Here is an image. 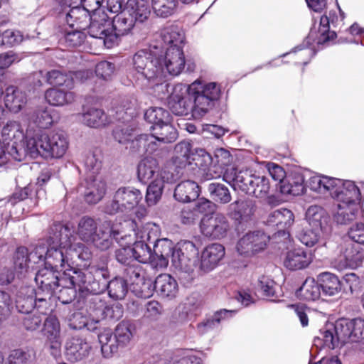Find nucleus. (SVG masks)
<instances>
[{
    "label": "nucleus",
    "mask_w": 364,
    "mask_h": 364,
    "mask_svg": "<svg viewBox=\"0 0 364 364\" xmlns=\"http://www.w3.org/2000/svg\"><path fill=\"white\" fill-rule=\"evenodd\" d=\"M269 240V236L262 231L249 232L239 239L236 250L241 256L252 257L264 250Z\"/></svg>",
    "instance_id": "0eeeda50"
},
{
    "label": "nucleus",
    "mask_w": 364,
    "mask_h": 364,
    "mask_svg": "<svg viewBox=\"0 0 364 364\" xmlns=\"http://www.w3.org/2000/svg\"><path fill=\"white\" fill-rule=\"evenodd\" d=\"M151 5L157 16L168 18L176 11L178 0H151Z\"/></svg>",
    "instance_id": "de8ad7c7"
},
{
    "label": "nucleus",
    "mask_w": 364,
    "mask_h": 364,
    "mask_svg": "<svg viewBox=\"0 0 364 364\" xmlns=\"http://www.w3.org/2000/svg\"><path fill=\"white\" fill-rule=\"evenodd\" d=\"M106 190L105 181L90 177L86 181V188L84 192L85 200L89 204H96L103 198Z\"/></svg>",
    "instance_id": "cd10ccee"
},
{
    "label": "nucleus",
    "mask_w": 364,
    "mask_h": 364,
    "mask_svg": "<svg viewBox=\"0 0 364 364\" xmlns=\"http://www.w3.org/2000/svg\"><path fill=\"white\" fill-rule=\"evenodd\" d=\"M35 290L32 287H21L16 295V306L22 315L33 313L36 300Z\"/></svg>",
    "instance_id": "72a5a7b5"
},
{
    "label": "nucleus",
    "mask_w": 364,
    "mask_h": 364,
    "mask_svg": "<svg viewBox=\"0 0 364 364\" xmlns=\"http://www.w3.org/2000/svg\"><path fill=\"white\" fill-rule=\"evenodd\" d=\"M135 261L139 263H146L151 257L152 250L149 244L136 239L132 247Z\"/></svg>",
    "instance_id": "6e6d98bb"
},
{
    "label": "nucleus",
    "mask_w": 364,
    "mask_h": 364,
    "mask_svg": "<svg viewBox=\"0 0 364 364\" xmlns=\"http://www.w3.org/2000/svg\"><path fill=\"white\" fill-rule=\"evenodd\" d=\"M62 248L58 246L49 245L45 256V267L62 271L63 273L66 269H75L66 261Z\"/></svg>",
    "instance_id": "a878e982"
},
{
    "label": "nucleus",
    "mask_w": 364,
    "mask_h": 364,
    "mask_svg": "<svg viewBox=\"0 0 364 364\" xmlns=\"http://www.w3.org/2000/svg\"><path fill=\"white\" fill-rule=\"evenodd\" d=\"M316 279L324 296H333L341 292L342 283L336 274L324 272L320 273Z\"/></svg>",
    "instance_id": "c756f323"
},
{
    "label": "nucleus",
    "mask_w": 364,
    "mask_h": 364,
    "mask_svg": "<svg viewBox=\"0 0 364 364\" xmlns=\"http://www.w3.org/2000/svg\"><path fill=\"white\" fill-rule=\"evenodd\" d=\"M135 330L134 323L129 320H122L114 328V338L111 329L105 328L98 333V340L101 344L102 350H109L111 353L117 352L119 347L127 346L133 337Z\"/></svg>",
    "instance_id": "7ed1b4c3"
},
{
    "label": "nucleus",
    "mask_w": 364,
    "mask_h": 364,
    "mask_svg": "<svg viewBox=\"0 0 364 364\" xmlns=\"http://www.w3.org/2000/svg\"><path fill=\"white\" fill-rule=\"evenodd\" d=\"M82 120L87 126L94 128L102 127L109 123L104 110L97 108L89 109L82 114Z\"/></svg>",
    "instance_id": "79ce46f5"
},
{
    "label": "nucleus",
    "mask_w": 364,
    "mask_h": 364,
    "mask_svg": "<svg viewBox=\"0 0 364 364\" xmlns=\"http://www.w3.org/2000/svg\"><path fill=\"white\" fill-rule=\"evenodd\" d=\"M229 208L230 216L237 226L251 222L256 210L255 203L250 200H237Z\"/></svg>",
    "instance_id": "ddd939ff"
},
{
    "label": "nucleus",
    "mask_w": 364,
    "mask_h": 364,
    "mask_svg": "<svg viewBox=\"0 0 364 364\" xmlns=\"http://www.w3.org/2000/svg\"><path fill=\"white\" fill-rule=\"evenodd\" d=\"M91 14L79 4L71 7L65 16L70 29L85 30L89 25Z\"/></svg>",
    "instance_id": "5701e85b"
},
{
    "label": "nucleus",
    "mask_w": 364,
    "mask_h": 364,
    "mask_svg": "<svg viewBox=\"0 0 364 364\" xmlns=\"http://www.w3.org/2000/svg\"><path fill=\"white\" fill-rule=\"evenodd\" d=\"M4 102L6 107L14 113L21 111L27 102L25 92L17 87L10 85L5 90Z\"/></svg>",
    "instance_id": "473e14b6"
},
{
    "label": "nucleus",
    "mask_w": 364,
    "mask_h": 364,
    "mask_svg": "<svg viewBox=\"0 0 364 364\" xmlns=\"http://www.w3.org/2000/svg\"><path fill=\"white\" fill-rule=\"evenodd\" d=\"M109 257L107 255H101L94 259L86 267V269H73V279L77 281V284L88 292L98 294L107 287V282L110 277L109 269Z\"/></svg>",
    "instance_id": "f257e3e1"
},
{
    "label": "nucleus",
    "mask_w": 364,
    "mask_h": 364,
    "mask_svg": "<svg viewBox=\"0 0 364 364\" xmlns=\"http://www.w3.org/2000/svg\"><path fill=\"white\" fill-rule=\"evenodd\" d=\"M175 156L173 157V163L176 168H183L188 165L194 164L196 166H203V162L206 163L211 160L210 155L204 149L196 150L192 152V144L188 141H182L178 143L174 148Z\"/></svg>",
    "instance_id": "39448f33"
},
{
    "label": "nucleus",
    "mask_w": 364,
    "mask_h": 364,
    "mask_svg": "<svg viewBox=\"0 0 364 364\" xmlns=\"http://www.w3.org/2000/svg\"><path fill=\"white\" fill-rule=\"evenodd\" d=\"M117 198L126 210L133 209L142 200L143 195L136 188H120L117 191Z\"/></svg>",
    "instance_id": "ea45409f"
},
{
    "label": "nucleus",
    "mask_w": 364,
    "mask_h": 364,
    "mask_svg": "<svg viewBox=\"0 0 364 364\" xmlns=\"http://www.w3.org/2000/svg\"><path fill=\"white\" fill-rule=\"evenodd\" d=\"M255 180L252 190L249 192L248 195H252L256 198L266 197L270 190L269 179L264 176H257Z\"/></svg>",
    "instance_id": "680f3d73"
},
{
    "label": "nucleus",
    "mask_w": 364,
    "mask_h": 364,
    "mask_svg": "<svg viewBox=\"0 0 364 364\" xmlns=\"http://www.w3.org/2000/svg\"><path fill=\"white\" fill-rule=\"evenodd\" d=\"M338 7L339 16L336 11L331 10L328 14H324L321 17L318 27V44H325L336 38L337 34L334 31L330 30V24L336 28L338 26L339 22L342 21L345 18L344 12L339 6Z\"/></svg>",
    "instance_id": "f8f14e48"
},
{
    "label": "nucleus",
    "mask_w": 364,
    "mask_h": 364,
    "mask_svg": "<svg viewBox=\"0 0 364 364\" xmlns=\"http://www.w3.org/2000/svg\"><path fill=\"white\" fill-rule=\"evenodd\" d=\"M133 240L132 235H127V239L124 240L125 247L116 250L114 252L116 260L124 267L135 262L132 247L129 246Z\"/></svg>",
    "instance_id": "603ef678"
},
{
    "label": "nucleus",
    "mask_w": 364,
    "mask_h": 364,
    "mask_svg": "<svg viewBox=\"0 0 364 364\" xmlns=\"http://www.w3.org/2000/svg\"><path fill=\"white\" fill-rule=\"evenodd\" d=\"M144 119L152 126L159 125L171 120L169 112L161 107H151L144 114Z\"/></svg>",
    "instance_id": "864d4df0"
},
{
    "label": "nucleus",
    "mask_w": 364,
    "mask_h": 364,
    "mask_svg": "<svg viewBox=\"0 0 364 364\" xmlns=\"http://www.w3.org/2000/svg\"><path fill=\"white\" fill-rule=\"evenodd\" d=\"M311 252L303 247H295L287 252L284 266L292 271L306 269L312 262Z\"/></svg>",
    "instance_id": "a211bd4d"
},
{
    "label": "nucleus",
    "mask_w": 364,
    "mask_h": 364,
    "mask_svg": "<svg viewBox=\"0 0 364 364\" xmlns=\"http://www.w3.org/2000/svg\"><path fill=\"white\" fill-rule=\"evenodd\" d=\"M1 136L4 143L11 146V155L16 161H21V156L17 151V144L23 139V132L21 124L16 121H10L3 127Z\"/></svg>",
    "instance_id": "f3484780"
},
{
    "label": "nucleus",
    "mask_w": 364,
    "mask_h": 364,
    "mask_svg": "<svg viewBox=\"0 0 364 364\" xmlns=\"http://www.w3.org/2000/svg\"><path fill=\"white\" fill-rule=\"evenodd\" d=\"M208 191L212 199L218 203L226 204L231 200V194L228 188L220 183H211Z\"/></svg>",
    "instance_id": "3c124183"
},
{
    "label": "nucleus",
    "mask_w": 364,
    "mask_h": 364,
    "mask_svg": "<svg viewBox=\"0 0 364 364\" xmlns=\"http://www.w3.org/2000/svg\"><path fill=\"white\" fill-rule=\"evenodd\" d=\"M256 176L257 175L250 169L238 171L235 168H231L225 171L223 179L230 184L234 190L249 194Z\"/></svg>",
    "instance_id": "1a4fd4ad"
},
{
    "label": "nucleus",
    "mask_w": 364,
    "mask_h": 364,
    "mask_svg": "<svg viewBox=\"0 0 364 364\" xmlns=\"http://www.w3.org/2000/svg\"><path fill=\"white\" fill-rule=\"evenodd\" d=\"M31 153H36L45 158H60L68 148V141L62 133L41 134L28 141Z\"/></svg>",
    "instance_id": "f03ea898"
},
{
    "label": "nucleus",
    "mask_w": 364,
    "mask_h": 364,
    "mask_svg": "<svg viewBox=\"0 0 364 364\" xmlns=\"http://www.w3.org/2000/svg\"><path fill=\"white\" fill-rule=\"evenodd\" d=\"M154 54V53L149 49H141L134 55L133 64L134 68L139 73L144 70L150 59H153Z\"/></svg>",
    "instance_id": "69168bd1"
},
{
    "label": "nucleus",
    "mask_w": 364,
    "mask_h": 364,
    "mask_svg": "<svg viewBox=\"0 0 364 364\" xmlns=\"http://www.w3.org/2000/svg\"><path fill=\"white\" fill-rule=\"evenodd\" d=\"M149 81H153L156 85L161 84L166 77L163 65V56L153 55V59H150L146 64L144 70L140 73Z\"/></svg>",
    "instance_id": "b1692460"
},
{
    "label": "nucleus",
    "mask_w": 364,
    "mask_h": 364,
    "mask_svg": "<svg viewBox=\"0 0 364 364\" xmlns=\"http://www.w3.org/2000/svg\"><path fill=\"white\" fill-rule=\"evenodd\" d=\"M130 149L135 153H152L156 149V144L148 134H140L129 141Z\"/></svg>",
    "instance_id": "a18cd8bd"
},
{
    "label": "nucleus",
    "mask_w": 364,
    "mask_h": 364,
    "mask_svg": "<svg viewBox=\"0 0 364 364\" xmlns=\"http://www.w3.org/2000/svg\"><path fill=\"white\" fill-rule=\"evenodd\" d=\"M151 134L149 135L151 139H156L163 143H172L177 139V132L171 124V120L168 122L151 127Z\"/></svg>",
    "instance_id": "c9c22d12"
},
{
    "label": "nucleus",
    "mask_w": 364,
    "mask_h": 364,
    "mask_svg": "<svg viewBox=\"0 0 364 364\" xmlns=\"http://www.w3.org/2000/svg\"><path fill=\"white\" fill-rule=\"evenodd\" d=\"M278 285L270 277L261 275L257 281V289L261 294L267 298L275 300L278 298L277 289Z\"/></svg>",
    "instance_id": "8fccbe9b"
},
{
    "label": "nucleus",
    "mask_w": 364,
    "mask_h": 364,
    "mask_svg": "<svg viewBox=\"0 0 364 364\" xmlns=\"http://www.w3.org/2000/svg\"><path fill=\"white\" fill-rule=\"evenodd\" d=\"M46 81L53 86H65L68 90L73 87V77L60 69H53L46 73Z\"/></svg>",
    "instance_id": "37998d69"
},
{
    "label": "nucleus",
    "mask_w": 364,
    "mask_h": 364,
    "mask_svg": "<svg viewBox=\"0 0 364 364\" xmlns=\"http://www.w3.org/2000/svg\"><path fill=\"white\" fill-rule=\"evenodd\" d=\"M23 41V36L19 31L7 29L0 33V46L12 47Z\"/></svg>",
    "instance_id": "774afa93"
},
{
    "label": "nucleus",
    "mask_w": 364,
    "mask_h": 364,
    "mask_svg": "<svg viewBox=\"0 0 364 364\" xmlns=\"http://www.w3.org/2000/svg\"><path fill=\"white\" fill-rule=\"evenodd\" d=\"M154 289L163 298L173 299L178 291L176 280L168 274H161L155 279Z\"/></svg>",
    "instance_id": "393cba45"
},
{
    "label": "nucleus",
    "mask_w": 364,
    "mask_h": 364,
    "mask_svg": "<svg viewBox=\"0 0 364 364\" xmlns=\"http://www.w3.org/2000/svg\"><path fill=\"white\" fill-rule=\"evenodd\" d=\"M304 179L303 176L298 174L287 179L283 184L280 185V191L283 194L299 196L304 193Z\"/></svg>",
    "instance_id": "09e8293b"
},
{
    "label": "nucleus",
    "mask_w": 364,
    "mask_h": 364,
    "mask_svg": "<svg viewBox=\"0 0 364 364\" xmlns=\"http://www.w3.org/2000/svg\"><path fill=\"white\" fill-rule=\"evenodd\" d=\"M82 29H66L64 40L68 47L75 48L81 46L86 38V35Z\"/></svg>",
    "instance_id": "0e129e2a"
},
{
    "label": "nucleus",
    "mask_w": 364,
    "mask_h": 364,
    "mask_svg": "<svg viewBox=\"0 0 364 364\" xmlns=\"http://www.w3.org/2000/svg\"><path fill=\"white\" fill-rule=\"evenodd\" d=\"M90 349V346L85 339L72 337L66 343L65 355L71 362L79 361L88 355Z\"/></svg>",
    "instance_id": "aec40b11"
},
{
    "label": "nucleus",
    "mask_w": 364,
    "mask_h": 364,
    "mask_svg": "<svg viewBox=\"0 0 364 364\" xmlns=\"http://www.w3.org/2000/svg\"><path fill=\"white\" fill-rule=\"evenodd\" d=\"M159 164L158 161L153 157H145L138 165L137 174L139 179L143 183H147L155 175L159 176Z\"/></svg>",
    "instance_id": "e433bc0d"
},
{
    "label": "nucleus",
    "mask_w": 364,
    "mask_h": 364,
    "mask_svg": "<svg viewBox=\"0 0 364 364\" xmlns=\"http://www.w3.org/2000/svg\"><path fill=\"white\" fill-rule=\"evenodd\" d=\"M124 225L126 228H130L134 232L136 239L144 241L145 243L152 245L153 246L157 242L159 239V228L155 224L147 223L141 226L139 229V225L136 219H130L125 220Z\"/></svg>",
    "instance_id": "dca6fc26"
},
{
    "label": "nucleus",
    "mask_w": 364,
    "mask_h": 364,
    "mask_svg": "<svg viewBox=\"0 0 364 364\" xmlns=\"http://www.w3.org/2000/svg\"><path fill=\"white\" fill-rule=\"evenodd\" d=\"M164 190L163 182L159 178H154L148 186L145 196L148 205H154L161 199Z\"/></svg>",
    "instance_id": "bf43d9fd"
},
{
    "label": "nucleus",
    "mask_w": 364,
    "mask_h": 364,
    "mask_svg": "<svg viewBox=\"0 0 364 364\" xmlns=\"http://www.w3.org/2000/svg\"><path fill=\"white\" fill-rule=\"evenodd\" d=\"M73 276H75L73 269H66L62 273L60 287L55 294L58 300L64 304L71 303L75 299L77 291L80 294L88 292L77 284V281L73 279Z\"/></svg>",
    "instance_id": "9b49d317"
},
{
    "label": "nucleus",
    "mask_w": 364,
    "mask_h": 364,
    "mask_svg": "<svg viewBox=\"0 0 364 364\" xmlns=\"http://www.w3.org/2000/svg\"><path fill=\"white\" fill-rule=\"evenodd\" d=\"M109 296L115 300L123 299L128 292L127 280L116 277L109 282H107V287Z\"/></svg>",
    "instance_id": "49530a36"
},
{
    "label": "nucleus",
    "mask_w": 364,
    "mask_h": 364,
    "mask_svg": "<svg viewBox=\"0 0 364 364\" xmlns=\"http://www.w3.org/2000/svg\"><path fill=\"white\" fill-rule=\"evenodd\" d=\"M97 231V223L95 219L89 216L81 218L77 225V235L82 241L89 243Z\"/></svg>",
    "instance_id": "a19ab883"
},
{
    "label": "nucleus",
    "mask_w": 364,
    "mask_h": 364,
    "mask_svg": "<svg viewBox=\"0 0 364 364\" xmlns=\"http://www.w3.org/2000/svg\"><path fill=\"white\" fill-rule=\"evenodd\" d=\"M323 215L324 210L321 207L312 205L308 208L306 213V219L311 228L321 231Z\"/></svg>",
    "instance_id": "052dcab7"
},
{
    "label": "nucleus",
    "mask_w": 364,
    "mask_h": 364,
    "mask_svg": "<svg viewBox=\"0 0 364 364\" xmlns=\"http://www.w3.org/2000/svg\"><path fill=\"white\" fill-rule=\"evenodd\" d=\"M225 250L218 243L208 245L201 252L199 268L204 272L214 269L224 257Z\"/></svg>",
    "instance_id": "4468645a"
},
{
    "label": "nucleus",
    "mask_w": 364,
    "mask_h": 364,
    "mask_svg": "<svg viewBox=\"0 0 364 364\" xmlns=\"http://www.w3.org/2000/svg\"><path fill=\"white\" fill-rule=\"evenodd\" d=\"M14 268L20 272L27 271L30 263L28 249L25 246L17 247L13 255Z\"/></svg>",
    "instance_id": "4d7b16f0"
},
{
    "label": "nucleus",
    "mask_w": 364,
    "mask_h": 364,
    "mask_svg": "<svg viewBox=\"0 0 364 364\" xmlns=\"http://www.w3.org/2000/svg\"><path fill=\"white\" fill-rule=\"evenodd\" d=\"M321 294V291L317 279L307 278L302 285L296 291L295 295L299 299L306 301H314L318 300Z\"/></svg>",
    "instance_id": "f704fd0d"
},
{
    "label": "nucleus",
    "mask_w": 364,
    "mask_h": 364,
    "mask_svg": "<svg viewBox=\"0 0 364 364\" xmlns=\"http://www.w3.org/2000/svg\"><path fill=\"white\" fill-rule=\"evenodd\" d=\"M185 56L183 47H168L163 56L164 70L172 75H178L185 67Z\"/></svg>",
    "instance_id": "6ab92c4d"
},
{
    "label": "nucleus",
    "mask_w": 364,
    "mask_h": 364,
    "mask_svg": "<svg viewBox=\"0 0 364 364\" xmlns=\"http://www.w3.org/2000/svg\"><path fill=\"white\" fill-rule=\"evenodd\" d=\"M168 106L173 114L178 116H188L191 114L193 117V107L191 97L188 92L186 96L171 94L168 101Z\"/></svg>",
    "instance_id": "c85d7f7f"
},
{
    "label": "nucleus",
    "mask_w": 364,
    "mask_h": 364,
    "mask_svg": "<svg viewBox=\"0 0 364 364\" xmlns=\"http://www.w3.org/2000/svg\"><path fill=\"white\" fill-rule=\"evenodd\" d=\"M161 37L164 43L168 47H182L184 36L177 26L171 25L161 31Z\"/></svg>",
    "instance_id": "c03bdc74"
},
{
    "label": "nucleus",
    "mask_w": 364,
    "mask_h": 364,
    "mask_svg": "<svg viewBox=\"0 0 364 364\" xmlns=\"http://www.w3.org/2000/svg\"><path fill=\"white\" fill-rule=\"evenodd\" d=\"M360 196V193L358 186L353 182L347 181L342 182V185H341L333 198L344 204L350 205L355 203Z\"/></svg>",
    "instance_id": "4c0bfd02"
},
{
    "label": "nucleus",
    "mask_w": 364,
    "mask_h": 364,
    "mask_svg": "<svg viewBox=\"0 0 364 364\" xmlns=\"http://www.w3.org/2000/svg\"><path fill=\"white\" fill-rule=\"evenodd\" d=\"M200 194V187L193 181L186 180L178 183L174 190L175 199L181 203L196 200Z\"/></svg>",
    "instance_id": "7c9ffc66"
},
{
    "label": "nucleus",
    "mask_w": 364,
    "mask_h": 364,
    "mask_svg": "<svg viewBox=\"0 0 364 364\" xmlns=\"http://www.w3.org/2000/svg\"><path fill=\"white\" fill-rule=\"evenodd\" d=\"M112 237L116 240H124L127 237V234L122 230H119L113 228L107 232L99 230L89 243L92 244L100 251H106L113 245Z\"/></svg>",
    "instance_id": "4be33fe9"
},
{
    "label": "nucleus",
    "mask_w": 364,
    "mask_h": 364,
    "mask_svg": "<svg viewBox=\"0 0 364 364\" xmlns=\"http://www.w3.org/2000/svg\"><path fill=\"white\" fill-rule=\"evenodd\" d=\"M61 275L58 270L48 267L40 269L35 277L36 282L38 284V291L46 293L48 298L55 295L60 287Z\"/></svg>",
    "instance_id": "9d476101"
},
{
    "label": "nucleus",
    "mask_w": 364,
    "mask_h": 364,
    "mask_svg": "<svg viewBox=\"0 0 364 364\" xmlns=\"http://www.w3.org/2000/svg\"><path fill=\"white\" fill-rule=\"evenodd\" d=\"M188 90L193 102L194 118L202 117L214 107L215 102L200 90H195L192 87H189Z\"/></svg>",
    "instance_id": "2f4dec72"
},
{
    "label": "nucleus",
    "mask_w": 364,
    "mask_h": 364,
    "mask_svg": "<svg viewBox=\"0 0 364 364\" xmlns=\"http://www.w3.org/2000/svg\"><path fill=\"white\" fill-rule=\"evenodd\" d=\"M133 14L129 10H124L112 18V35H116V45L120 36L129 34L134 26Z\"/></svg>",
    "instance_id": "412c9836"
},
{
    "label": "nucleus",
    "mask_w": 364,
    "mask_h": 364,
    "mask_svg": "<svg viewBox=\"0 0 364 364\" xmlns=\"http://www.w3.org/2000/svg\"><path fill=\"white\" fill-rule=\"evenodd\" d=\"M33 119L36 126L41 129H48L53 123V116L47 108L37 109L33 115Z\"/></svg>",
    "instance_id": "e2e57ef3"
},
{
    "label": "nucleus",
    "mask_w": 364,
    "mask_h": 364,
    "mask_svg": "<svg viewBox=\"0 0 364 364\" xmlns=\"http://www.w3.org/2000/svg\"><path fill=\"white\" fill-rule=\"evenodd\" d=\"M112 18L105 11L94 12L90 16L88 25V33L91 37L102 41L107 48L116 45V35H112Z\"/></svg>",
    "instance_id": "20e7f679"
},
{
    "label": "nucleus",
    "mask_w": 364,
    "mask_h": 364,
    "mask_svg": "<svg viewBox=\"0 0 364 364\" xmlns=\"http://www.w3.org/2000/svg\"><path fill=\"white\" fill-rule=\"evenodd\" d=\"M124 274L132 284L141 285L139 290V296L149 297L152 294V291L149 289L151 283L145 282V271L136 261L124 267Z\"/></svg>",
    "instance_id": "2eb2a0df"
},
{
    "label": "nucleus",
    "mask_w": 364,
    "mask_h": 364,
    "mask_svg": "<svg viewBox=\"0 0 364 364\" xmlns=\"http://www.w3.org/2000/svg\"><path fill=\"white\" fill-rule=\"evenodd\" d=\"M70 229L61 223H54L48 232V245L66 248L71 245Z\"/></svg>",
    "instance_id": "bb28decb"
},
{
    "label": "nucleus",
    "mask_w": 364,
    "mask_h": 364,
    "mask_svg": "<svg viewBox=\"0 0 364 364\" xmlns=\"http://www.w3.org/2000/svg\"><path fill=\"white\" fill-rule=\"evenodd\" d=\"M107 302L100 296L92 298L87 306L90 314L98 320H102Z\"/></svg>",
    "instance_id": "338daca9"
},
{
    "label": "nucleus",
    "mask_w": 364,
    "mask_h": 364,
    "mask_svg": "<svg viewBox=\"0 0 364 364\" xmlns=\"http://www.w3.org/2000/svg\"><path fill=\"white\" fill-rule=\"evenodd\" d=\"M45 99L53 106H63L75 101V95L70 90L50 88L45 93Z\"/></svg>",
    "instance_id": "58836bf2"
},
{
    "label": "nucleus",
    "mask_w": 364,
    "mask_h": 364,
    "mask_svg": "<svg viewBox=\"0 0 364 364\" xmlns=\"http://www.w3.org/2000/svg\"><path fill=\"white\" fill-rule=\"evenodd\" d=\"M294 221V215L292 211L287 208H281L269 215L267 224L274 230L272 234L273 237H282L286 240L290 235L289 229L293 225Z\"/></svg>",
    "instance_id": "6e6552de"
},
{
    "label": "nucleus",
    "mask_w": 364,
    "mask_h": 364,
    "mask_svg": "<svg viewBox=\"0 0 364 364\" xmlns=\"http://www.w3.org/2000/svg\"><path fill=\"white\" fill-rule=\"evenodd\" d=\"M333 331L339 342L345 343L351 341V320L345 318L337 320L333 327Z\"/></svg>",
    "instance_id": "5fc2aeb1"
},
{
    "label": "nucleus",
    "mask_w": 364,
    "mask_h": 364,
    "mask_svg": "<svg viewBox=\"0 0 364 364\" xmlns=\"http://www.w3.org/2000/svg\"><path fill=\"white\" fill-rule=\"evenodd\" d=\"M316 54V51L311 48H297L295 50L287 55L295 65H307L312 58Z\"/></svg>",
    "instance_id": "13d9d810"
},
{
    "label": "nucleus",
    "mask_w": 364,
    "mask_h": 364,
    "mask_svg": "<svg viewBox=\"0 0 364 364\" xmlns=\"http://www.w3.org/2000/svg\"><path fill=\"white\" fill-rule=\"evenodd\" d=\"M201 233L211 240H221L230 231V223L227 217L220 213L204 215L200 224Z\"/></svg>",
    "instance_id": "423d86ee"
}]
</instances>
